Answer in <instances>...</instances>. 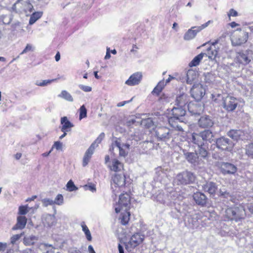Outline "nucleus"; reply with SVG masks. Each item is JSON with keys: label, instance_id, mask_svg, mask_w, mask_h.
<instances>
[{"label": "nucleus", "instance_id": "obj_15", "mask_svg": "<svg viewBox=\"0 0 253 253\" xmlns=\"http://www.w3.org/2000/svg\"><path fill=\"white\" fill-rule=\"evenodd\" d=\"M19 4H21L23 6L22 10L24 11L25 13L31 12L33 9V6L29 0L22 1V0H18L13 5V10L17 12V5H19Z\"/></svg>", "mask_w": 253, "mask_h": 253}, {"label": "nucleus", "instance_id": "obj_19", "mask_svg": "<svg viewBox=\"0 0 253 253\" xmlns=\"http://www.w3.org/2000/svg\"><path fill=\"white\" fill-rule=\"evenodd\" d=\"M236 60L238 63L243 65H247L251 61L247 53L243 51H240L236 53Z\"/></svg>", "mask_w": 253, "mask_h": 253}, {"label": "nucleus", "instance_id": "obj_56", "mask_svg": "<svg viewBox=\"0 0 253 253\" xmlns=\"http://www.w3.org/2000/svg\"><path fill=\"white\" fill-rule=\"evenodd\" d=\"M143 123H145V125L147 126V127H150L153 124L152 121L150 119L143 121Z\"/></svg>", "mask_w": 253, "mask_h": 253}, {"label": "nucleus", "instance_id": "obj_6", "mask_svg": "<svg viewBox=\"0 0 253 253\" xmlns=\"http://www.w3.org/2000/svg\"><path fill=\"white\" fill-rule=\"evenodd\" d=\"M215 142L217 147L222 150L230 152L234 146V143L229 138L224 136L216 139Z\"/></svg>", "mask_w": 253, "mask_h": 253}, {"label": "nucleus", "instance_id": "obj_11", "mask_svg": "<svg viewBox=\"0 0 253 253\" xmlns=\"http://www.w3.org/2000/svg\"><path fill=\"white\" fill-rule=\"evenodd\" d=\"M104 137L105 134L104 132H102L100 134L98 137L91 144L90 147L86 150L84 158H89L91 157L92 155L94 153L95 149L98 146V144L101 143V141L103 139Z\"/></svg>", "mask_w": 253, "mask_h": 253}, {"label": "nucleus", "instance_id": "obj_35", "mask_svg": "<svg viewBox=\"0 0 253 253\" xmlns=\"http://www.w3.org/2000/svg\"><path fill=\"white\" fill-rule=\"evenodd\" d=\"M165 85L164 81H160L152 91V94L159 95Z\"/></svg>", "mask_w": 253, "mask_h": 253}, {"label": "nucleus", "instance_id": "obj_55", "mask_svg": "<svg viewBox=\"0 0 253 253\" xmlns=\"http://www.w3.org/2000/svg\"><path fill=\"white\" fill-rule=\"evenodd\" d=\"M238 15L237 12L233 9H231L229 11V13H228V16H236Z\"/></svg>", "mask_w": 253, "mask_h": 253}, {"label": "nucleus", "instance_id": "obj_37", "mask_svg": "<svg viewBox=\"0 0 253 253\" xmlns=\"http://www.w3.org/2000/svg\"><path fill=\"white\" fill-rule=\"evenodd\" d=\"M58 96L69 102H73L74 101L73 98L71 94L65 90H62Z\"/></svg>", "mask_w": 253, "mask_h": 253}, {"label": "nucleus", "instance_id": "obj_48", "mask_svg": "<svg viewBox=\"0 0 253 253\" xmlns=\"http://www.w3.org/2000/svg\"><path fill=\"white\" fill-rule=\"evenodd\" d=\"M84 190H89L92 192H94L96 191V188L94 184L92 183H89L88 184L85 185L83 186Z\"/></svg>", "mask_w": 253, "mask_h": 253}, {"label": "nucleus", "instance_id": "obj_24", "mask_svg": "<svg viewBox=\"0 0 253 253\" xmlns=\"http://www.w3.org/2000/svg\"><path fill=\"white\" fill-rule=\"evenodd\" d=\"M227 135L232 139L238 141L242 139V136L244 135V132L240 129H231L227 132Z\"/></svg>", "mask_w": 253, "mask_h": 253}, {"label": "nucleus", "instance_id": "obj_39", "mask_svg": "<svg viewBox=\"0 0 253 253\" xmlns=\"http://www.w3.org/2000/svg\"><path fill=\"white\" fill-rule=\"evenodd\" d=\"M219 196L223 198L228 199L232 198L231 195L227 191L224 187L219 189Z\"/></svg>", "mask_w": 253, "mask_h": 253}, {"label": "nucleus", "instance_id": "obj_52", "mask_svg": "<svg viewBox=\"0 0 253 253\" xmlns=\"http://www.w3.org/2000/svg\"><path fill=\"white\" fill-rule=\"evenodd\" d=\"M79 87L80 89L84 91V92H90L92 90V88L90 86L84 85L83 84H80Z\"/></svg>", "mask_w": 253, "mask_h": 253}, {"label": "nucleus", "instance_id": "obj_47", "mask_svg": "<svg viewBox=\"0 0 253 253\" xmlns=\"http://www.w3.org/2000/svg\"><path fill=\"white\" fill-rule=\"evenodd\" d=\"M43 206L46 207L48 206L54 205L53 200L51 199L45 198L42 201Z\"/></svg>", "mask_w": 253, "mask_h": 253}, {"label": "nucleus", "instance_id": "obj_42", "mask_svg": "<svg viewBox=\"0 0 253 253\" xmlns=\"http://www.w3.org/2000/svg\"><path fill=\"white\" fill-rule=\"evenodd\" d=\"M30 209L28 205L21 206L18 208V214L25 215L29 211Z\"/></svg>", "mask_w": 253, "mask_h": 253}, {"label": "nucleus", "instance_id": "obj_14", "mask_svg": "<svg viewBox=\"0 0 253 253\" xmlns=\"http://www.w3.org/2000/svg\"><path fill=\"white\" fill-rule=\"evenodd\" d=\"M116 140L114 141V144L117 147L119 150V155L122 157H126L127 156L130 149L127 147L124 143H121L120 139L118 138H115Z\"/></svg>", "mask_w": 253, "mask_h": 253}, {"label": "nucleus", "instance_id": "obj_33", "mask_svg": "<svg viewBox=\"0 0 253 253\" xmlns=\"http://www.w3.org/2000/svg\"><path fill=\"white\" fill-rule=\"evenodd\" d=\"M38 240V237L32 235L25 237L23 239V243L26 246H31L35 244Z\"/></svg>", "mask_w": 253, "mask_h": 253}, {"label": "nucleus", "instance_id": "obj_43", "mask_svg": "<svg viewBox=\"0 0 253 253\" xmlns=\"http://www.w3.org/2000/svg\"><path fill=\"white\" fill-rule=\"evenodd\" d=\"M82 227L83 231L84 232V234H85L86 239L88 241H91L92 239L91 233L90 232V231L89 230L88 227L87 226L84 224H82Z\"/></svg>", "mask_w": 253, "mask_h": 253}, {"label": "nucleus", "instance_id": "obj_60", "mask_svg": "<svg viewBox=\"0 0 253 253\" xmlns=\"http://www.w3.org/2000/svg\"><path fill=\"white\" fill-rule=\"evenodd\" d=\"M248 209L251 213H253V204L251 203L248 205Z\"/></svg>", "mask_w": 253, "mask_h": 253}, {"label": "nucleus", "instance_id": "obj_45", "mask_svg": "<svg viewBox=\"0 0 253 253\" xmlns=\"http://www.w3.org/2000/svg\"><path fill=\"white\" fill-rule=\"evenodd\" d=\"M67 190L70 192L76 191L78 188L75 185L72 180H70L66 184Z\"/></svg>", "mask_w": 253, "mask_h": 253}, {"label": "nucleus", "instance_id": "obj_50", "mask_svg": "<svg viewBox=\"0 0 253 253\" xmlns=\"http://www.w3.org/2000/svg\"><path fill=\"white\" fill-rule=\"evenodd\" d=\"M188 221L190 224H192L193 228L198 226L199 223L197 217H192L189 219Z\"/></svg>", "mask_w": 253, "mask_h": 253}, {"label": "nucleus", "instance_id": "obj_64", "mask_svg": "<svg viewBox=\"0 0 253 253\" xmlns=\"http://www.w3.org/2000/svg\"><path fill=\"white\" fill-rule=\"evenodd\" d=\"M55 59L56 61H58L60 59V54L59 52H57L55 56Z\"/></svg>", "mask_w": 253, "mask_h": 253}, {"label": "nucleus", "instance_id": "obj_7", "mask_svg": "<svg viewBox=\"0 0 253 253\" xmlns=\"http://www.w3.org/2000/svg\"><path fill=\"white\" fill-rule=\"evenodd\" d=\"M176 179L178 184L186 185L194 182L196 177L193 173L185 171L177 174Z\"/></svg>", "mask_w": 253, "mask_h": 253}, {"label": "nucleus", "instance_id": "obj_12", "mask_svg": "<svg viewBox=\"0 0 253 253\" xmlns=\"http://www.w3.org/2000/svg\"><path fill=\"white\" fill-rule=\"evenodd\" d=\"M192 97L196 101L201 100L205 94V90L201 84H194L191 89Z\"/></svg>", "mask_w": 253, "mask_h": 253}, {"label": "nucleus", "instance_id": "obj_23", "mask_svg": "<svg viewBox=\"0 0 253 253\" xmlns=\"http://www.w3.org/2000/svg\"><path fill=\"white\" fill-rule=\"evenodd\" d=\"M61 131H70L71 128L74 127V125L68 120L67 117H63L61 118Z\"/></svg>", "mask_w": 253, "mask_h": 253}, {"label": "nucleus", "instance_id": "obj_8", "mask_svg": "<svg viewBox=\"0 0 253 253\" xmlns=\"http://www.w3.org/2000/svg\"><path fill=\"white\" fill-rule=\"evenodd\" d=\"M210 22V21H209L202 26L193 27L190 29H189L183 37L184 40L185 41H189L194 39L198 32L208 26Z\"/></svg>", "mask_w": 253, "mask_h": 253}, {"label": "nucleus", "instance_id": "obj_18", "mask_svg": "<svg viewBox=\"0 0 253 253\" xmlns=\"http://www.w3.org/2000/svg\"><path fill=\"white\" fill-rule=\"evenodd\" d=\"M142 77L141 73L136 72L131 75L129 79L126 81L125 84L130 86L138 84L141 81Z\"/></svg>", "mask_w": 253, "mask_h": 253}, {"label": "nucleus", "instance_id": "obj_9", "mask_svg": "<svg viewBox=\"0 0 253 253\" xmlns=\"http://www.w3.org/2000/svg\"><path fill=\"white\" fill-rule=\"evenodd\" d=\"M155 134L159 140L167 141L171 137L170 129L166 126L157 127L155 130Z\"/></svg>", "mask_w": 253, "mask_h": 253}, {"label": "nucleus", "instance_id": "obj_57", "mask_svg": "<svg viewBox=\"0 0 253 253\" xmlns=\"http://www.w3.org/2000/svg\"><path fill=\"white\" fill-rule=\"evenodd\" d=\"M132 100V98H131L130 100H128V101H123V102H119V103L117 104V106H118V107H122V106H124L126 104V103H127L130 102Z\"/></svg>", "mask_w": 253, "mask_h": 253}, {"label": "nucleus", "instance_id": "obj_38", "mask_svg": "<svg viewBox=\"0 0 253 253\" xmlns=\"http://www.w3.org/2000/svg\"><path fill=\"white\" fill-rule=\"evenodd\" d=\"M218 54V50L214 47V48L213 47H210L208 49V55L209 58L211 59H214L217 56Z\"/></svg>", "mask_w": 253, "mask_h": 253}, {"label": "nucleus", "instance_id": "obj_10", "mask_svg": "<svg viewBox=\"0 0 253 253\" xmlns=\"http://www.w3.org/2000/svg\"><path fill=\"white\" fill-rule=\"evenodd\" d=\"M239 208L236 207L234 208H228L225 211V215L230 220H235L237 221L238 219L243 218V211L239 212Z\"/></svg>", "mask_w": 253, "mask_h": 253}, {"label": "nucleus", "instance_id": "obj_34", "mask_svg": "<svg viewBox=\"0 0 253 253\" xmlns=\"http://www.w3.org/2000/svg\"><path fill=\"white\" fill-rule=\"evenodd\" d=\"M205 53H201L196 56H195L193 60L189 63V66L191 67H195L198 65L200 61L203 59Z\"/></svg>", "mask_w": 253, "mask_h": 253}, {"label": "nucleus", "instance_id": "obj_21", "mask_svg": "<svg viewBox=\"0 0 253 253\" xmlns=\"http://www.w3.org/2000/svg\"><path fill=\"white\" fill-rule=\"evenodd\" d=\"M114 184L119 187L125 186L126 184V177L123 174H116L112 178Z\"/></svg>", "mask_w": 253, "mask_h": 253}, {"label": "nucleus", "instance_id": "obj_51", "mask_svg": "<svg viewBox=\"0 0 253 253\" xmlns=\"http://www.w3.org/2000/svg\"><path fill=\"white\" fill-rule=\"evenodd\" d=\"M34 50V47L31 44H27L24 49V50L20 53V55H22L23 54L26 53L29 51H32Z\"/></svg>", "mask_w": 253, "mask_h": 253}, {"label": "nucleus", "instance_id": "obj_27", "mask_svg": "<svg viewBox=\"0 0 253 253\" xmlns=\"http://www.w3.org/2000/svg\"><path fill=\"white\" fill-rule=\"evenodd\" d=\"M140 140V138L135 134L127 138L126 142L124 144L130 149L131 148L135 147L138 143L137 142Z\"/></svg>", "mask_w": 253, "mask_h": 253}, {"label": "nucleus", "instance_id": "obj_31", "mask_svg": "<svg viewBox=\"0 0 253 253\" xmlns=\"http://www.w3.org/2000/svg\"><path fill=\"white\" fill-rule=\"evenodd\" d=\"M43 222L44 226L51 227L55 225L56 223V218L54 215L47 214L45 216Z\"/></svg>", "mask_w": 253, "mask_h": 253}, {"label": "nucleus", "instance_id": "obj_59", "mask_svg": "<svg viewBox=\"0 0 253 253\" xmlns=\"http://www.w3.org/2000/svg\"><path fill=\"white\" fill-rule=\"evenodd\" d=\"M111 57V55H110V52H109V48H108L107 49V52H106V55L105 56V59H108L110 58Z\"/></svg>", "mask_w": 253, "mask_h": 253}, {"label": "nucleus", "instance_id": "obj_46", "mask_svg": "<svg viewBox=\"0 0 253 253\" xmlns=\"http://www.w3.org/2000/svg\"><path fill=\"white\" fill-rule=\"evenodd\" d=\"M87 110L84 105H82L80 108L79 119L81 120L83 118L86 117Z\"/></svg>", "mask_w": 253, "mask_h": 253}, {"label": "nucleus", "instance_id": "obj_5", "mask_svg": "<svg viewBox=\"0 0 253 253\" xmlns=\"http://www.w3.org/2000/svg\"><path fill=\"white\" fill-rule=\"evenodd\" d=\"M223 107L228 112H232L235 110L238 104L237 99L228 95L222 97Z\"/></svg>", "mask_w": 253, "mask_h": 253}, {"label": "nucleus", "instance_id": "obj_17", "mask_svg": "<svg viewBox=\"0 0 253 253\" xmlns=\"http://www.w3.org/2000/svg\"><path fill=\"white\" fill-rule=\"evenodd\" d=\"M220 168L224 174H234L237 171V168L231 163H223L221 164Z\"/></svg>", "mask_w": 253, "mask_h": 253}, {"label": "nucleus", "instance_id": "obj_16", "mask_svg": "<svg viewBox=\"0 0 253 253\" xmlns=\"http://www.w3.org/2000/svg\"><path fill=\"white\" fill-rule=\"evenodd\" d=\"M213 125V121L211 117L204 115L199 119L198 121V125L201 128H208L211 127Z\"/></svg>", "mask_w": 253, "mask_h": 253}, {"label": "nucleus", "instance_id": "obj_49", "mask_svg": "<svg viewBox=\"0 0 253 253\" xmlns=\"http://www.w3.org/2000/svg\"><path fill=\"white\" fill-rule=\"evenodd\" d=\"M24 234V232L21 233L20 234H16L12 236L10 238V243L14 245L15 244L16 241H17Z\"/></svg>", "mask_w": 253, "mask_h": 253}, {"label": "nucleus", "instance_id": "obj_29", "mask_svg": "<svg viewBox=\"0 0 253 253\" xmlns=\"http://www.w3.org/2000/svg\"><path fill=\"white\" fill-rule=\"evenodd\" d=\"M202 187L205 192H208L211 195L214 194L217 190V187L215 184L211 182H207L205 184H204Z\"/></svg>", "mask_w": 253, "mask_h": 253}, {"label": "nucleus", "instance_id": "obj_54", "mask_svg": "<svg viewBox=\"0 0 253 253\" xmlns=\"http://www.w3.org/2000/svg\"><path fill=\"white\" fill-rule=\"evenodd\" d=\"M53 147L57 150L61 149L62 147V143L59 141H56L54 143Z\"/></svg>", "mask_w": 253, "mask_h": 253}, {"label": "nucleus", "instance_id": "obj_40", "mask_svg": "<svg viewBox=\"0 0 253 253\" xmlns=\"http://www.w3.org/2000/svg\"><path fill=\"white\" fill-rule=\"evenodd\" d=\"M54 205L61 206L64 203V198L62 194H58L53 200Z\"/></svg>", "mask_w": 253, "mask_h": 253}, {"label": "nucleus", "instance_id": "obj_22", "mask_svg": "<svg viewBox=\"0 0 253 253\" xmlns=\"http://www.w3.org/2000/svg\"><path fill=\"white\" fill-rule=\"evenodd\" d=\"M189 96L185 93H182L177 96L175 100V105L186 107L185 106L189 102Z\"/></svg>", "mask_w": 253, "mask_h": 253}, {"label": "nucleus", "instance_id": "obj_36", "mask_svg": "<svg viewBox=\"0 0 253 253\" xmlns=\"http://www.w3.org/2000/svg\"><path fill=\"white\" fill-rule=\"evenodd\" d=\"M42 12H35L33 13L30 18L29 24L33 25L42 17Z\"/></svg>", "mask_w": 253, "mask_h": 253}, {"label": "nucleus", "instance_id": "obj_13", "mask_svg": "<svg viewBox=\"0 0 253 253\" xmlns=\"http://www.w3.org/2000/svg\"><path fill=\"white\" fill-rule=\"evenodd\" d=\"M105 164L112 171H121L123 169V164L118 159H106Z\"/></svg>", "mask_w": 253, "mask_h": 253}, {"label": "nucleus", "instance_id": "obj_20", "mask_svg": "<svg viewBox=\"0 0 253 253\" xmlns=\"http://www.w3.org/2000/svg\"><path fill=\"white\" fill-rule=\"evenodd\" d=\"M248 38V33L243 32L233 39L232 43L235 45H240L245 43L247 41Z\"/></svg>", "mask_w": 253, "mask_h": 253}, {"label": "nucleus", "instance_id": "obj_58", "mask_svg": "<svg viewBox=\"0 0 253 253\" xmlns=\"http://www.w3.org/2000/svg\"><path fill=\"white\" fill-rule=\"evenodd\" d=\"M69 253H82L79 250L76 248H71L69 250Z\"/></svg>", "mask_w": 253, "mask_h": 253}, {"label": "nucleus", "instance_id": "obj_53", "mask_svg": "<svg viewBox=\"0 0 253 253\" xmlns=\"http://www.w3.org/2000/svg\"><path fill=\"white\" fill-rule=\"evenodd\" d=\"M7 244L5 243L0 242V252H3L7 248Z\"/></svg>", "mask_w": 253, "mask_h": 253}, {"label": "nucleus", "instance_id": "obj_32", "mask_svg": "<svg viewBox=\"0 0 253 253\" xmlns=\"http://www.w3.org/2000/svg\"><path fill=\"white\" fill-rule=\"evenodd\" d=\"M121 211L122 213L121 216L119 218V220L122 225H125L128 223L129 220L130 213L128 211V210Z\"/></svg>", "mask_w": 253, "mask_h": 253}, {"label": "nucleus", "instance_id": "obj_25", "mask_svg": "<svg viewBox=\"0 0 253 253\" xmlns=\"http://www.w3.org/2000/svg\"><path fill=\"white\" fill-rule=\"evenodd\" d=\"M193 198L195 202L199 205L204 206L207 203V197L203 193L201 192H196L193 195Z\"/></svg>", "mask_w": 253, "mask_h": 253}, {"label": "nucleus", "instance_id": "obj_26", "mask_svg": "<svg viewBox=\"0 0 253 253\" xmlns=\"http://www.w3.org/2000/svg\"><path fill=\"white\" fill-rule=\"evenodd\" d=\"M27 218L24 216H19L17 218V223L13 227V230L23 229L27 223Z\"/></svg>", "mask_w": 253, "mask_h": 253}, {"label": "nucleus", "instance_id": "obj_44", "mask_svg": "<svg viewBox=\"0 0 253 253\" xmlns=\"http://www.w3.org/2000/svg\"><path fill=\"white\" fill-rule=\"evenodd\" d=\"M55 80L56 79L43 80L42 82H39L38 81L36 82L35 84L38 86H44L50 84Z\"/></svg>", "mask_w": 253, "mask_h": 253}, {"label": "nucleus", "instance_id": "obj_61", "mask_svg": "<svg viewBox=\"0 0 253 253\" xmlns=\"http://www.w3.org/2000/svg\"><path fill=\"white\" fill-rule=\"evenodd\" d=\"M118 250L119 253H124L123 247L121 244L118 245Z\"/></svg>", "mask_w": 253, "mask_h": 253}, {"label": "nucleus", "instance_id": "obj_4", "mask_svg": "<svg viewBox=\"0 0 253 253\" xmlns=\"http://www.w3.org/2000/svg\"><path fill=\"white\" fill-rule=\"evenodd\" d=\"M144 239V236L139 233L133 235L129 241L126 243L125 248L128 252H131L135 247L141 244Z\"/></svg>", "mask_w": 253, "mask_h": 253}, {"label": "nucleus", "instance_id": "obj_30", "mask_svg": "<svg viewBox=\"0 0 253 253\" xmlns=\"http://www.w3.org/2000/svg\"><path fill=\"white\" fill-rule=\"evenodd\" d=\"M198 76V72L193 70H189L187 72V83L192 84Z\"/></svg>", "mask_w": 253, "mask_h": 253}, {"label": "nucleus", "instance_id": "obj_62", "mask_svg": "<svg viewBox=\"0 0 253 253\" xmlns=\"http://www.w3.org/2000/svg\"><path fill=\"white\" fill-rule=\"evenodd\" d=\"M88 252L89 253H95L94 249L91 245H89L88 247Z\"/></svg>", "mask_w": 253, "mask_h": 253}, {"label": "nucleus", "instance_id": "obj_63", "mask_svg": "<svg viewBox=\"0 0 253 253\" xmlns=\"http://www.w3.org/2000/svg\"><path fill=\"white\" fill-rule=\"evenodd\" d=\"M230 26L232 28H235L236 26H239V24L236 23L235 22H232L229 24Z\"/></svg>", "mask_w": 253, "mask_h": 253}, {"label": "nucleus", "instance_id": "obj_41", "mask_svg": "<svg viewBox=\"0 0 253 253\" xmlns=\"http://www.w3.org/2000/svg\"><path fill=\"white\" fill-rule=\"evenodd\" d=\"M246 154L248 157L253 158V143L246 146Z\"/></svg>", "mask_w": 253, "mask_h": 253}, {"label": "nucleus", "instance_id": "obj_1", "mask_svg": "<svg viewBox=\"0 0 253 253\" xmlns=\"http://www.w3.org/2000/svg\"><path fill=\"white\" fill-rule=\"evenodd\" d=\"M190 140L198 147V150L195 152H186L185 150L180 149V154L185 155L186 158H205L208 155V152L206 149L202 146L204 144L200 133H193Z\"/></svg>", "mask_w": 253, "mask_h": 253}, {"label": "nucleus", "instance_id": "obj_2", "mask_svg": "<svg viewBox=\"0 0 253 253\" xmlns=\"http://www.w3.org/2000/svg\"><path fill=\"white\" fill-rule=\"evenodd\" d=\"M186 114V107L182 106H175L171 110V117L169 119V124L173 125L172 123L174 120H178L180 122H183L184 120V117Z\"/></svg>", "mask_w": 253, "mask_h": 253}, {"label": "nucleus", "instance_id": "obj_3", "mask_svg": "<svg viewBox=\"0 0 253 253\" xmlns=\"http://www.w3.org/2000/svg\"><path fill=\"white\" fill-rule=\"evenodd\" d=\"M130 204V196L127 193L122 194L119 197L118 203L115 208L116 213L121 211L129 210Z\"/></svg>", "mask_w": 253, "mask_h": 253}, {"label": "nucleus", "instance_id": "obj_28", "mask_svg": "<svg viewBox=\"0 0 253 253\" xmlns=\"http://www.w3.org/2000/svg\"><path fill=\"white\" fill-rule=\"evenodd\" d=\"M204 142L211 143L213 140V135L210 130H205L200 132Z\"/></svg>", "mask_w": 253, "mask_h": 253}]
</instances>
